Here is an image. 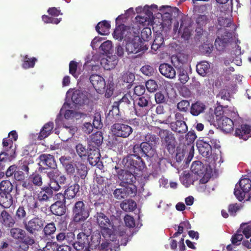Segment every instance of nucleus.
<instances>
[{
	"label": "nucleus",
	"instance_id": "f257e3e1",
	"mask_svg": "<svg viewBox=\"0 0 251 251\" xmlns=\"http://www.w3.org/2000/svg\"><path fill=\"white\" fill-rule=\"evenodd\" d=\"M217 113L215 112L218 126L226 133L233 132L234 127L236 126L235 121L239 117L237 112L226 109L223 111L222 116H219Z\"/></svg>",
	"mask_w": 251,
	"mask_h": 251
},
{
	"label": "nucleus",
	"instance_id": "f03ea898",
	"mask_svg": "<svg viewBox=\"0 0 251 251\" xmlns=\"http://www.w3.org/2000/svg\"><path fill=\"white\" fill-rule=\"evenodd\" d=\"M133 99L130 93H127L118 101H115L112 110L109 111L108 116H119L122 112L130 110L133 107Z\"/></svg>",
	"mask_w": 251,
	"mask_h": 251
},
{
	"label": "nucleus",
	"instance_id": "7ed1b4c3",
	"mask_svg": "<svg viewBox=\"0 0 251 251\" xmlns=\"http://www.w3.org/2000/svg\"><path fill=\"white\" fill-rule=\"evenodd\" d=\"M74 232L70 231L67 228V223L61 221L57 224L56 239L60 243L71 245L75 241Z\"/></svg>",
	"mask_w": 251,
	"mask_h": 251
},
{
	"label": "nucleus",
	"instance_id": "20e7f679",
	"mask_svg": "<svg viewBox=\"0 0 251 251\" xmlns=\"http://www.w3.org/2000/svg\"><path fill=\"white\" fill-rule=\"evenodd\" d=\"M105 208L95 211L94 220L100 227L101 232H105L107 235H111L114 225L109 217L105 214Z\"/></svg>",
	"mask_w": 251,
	"mask_h": 251
},
{
	"label": "nucleus",
	"instance_id": "39448f33",
	"mask_svg": "<svg viewBox=\"0 0 251 251\" xmlns=\"http://www.w3.org/2000/svg\"><path fill=\"white\" fill-rule=\"evenodd\" d=\"M151 100L148 96H141L133 101V108L135 115L143 117L148 115L151 109Z\"/></svg>",
	"mask_w": 251,
	"mask_h": 251
},
{
	"label": "nucleus",
	"instance_id": "423d86ee",
	"mask_svg": "<svg viewBox=\"0 0 251 251\" xmlns=\"http://www.w3.org/2000/svg\"><path fill=\"white\" fill-rule=\"evenodd\" d=\"M72 220L75 224L84 222L89 216V212L83 201H76L73 207Z\"/></svg>",
	"mask_w": 251,
	"mask_h": 251
},
{
	"label": "nucleus",
	"instance_id": "0eeeda50",
	"mask_svg": "<svg viewBox=\"0 0 251 251\" xmlns=\"http://www.w3.org/2000/svg\"><path fill=\"white\" fill-rule=\"evenodd\" d=\"M61 188L59 185L57 183L55 186H52L51 183L40 188L36 191V196L37 200L40 202H50L54 195V191H57Z\"/></svg>",
	"mask_w": 251,
	"mask_h": 251
},
{
	"label": "nucleus",
	"instance_id": "6e6552de",
	"mask_svg": "<svg viewBox=\"0 0 251 251\" xmlns=\"http://www.w3.org/2000/svg\"><path fill=\"white\" fill-rule=\"evenodd\" d=\"M133 155H127L123 159V164L126 169L133 173H137L143 170L145 166V163L142 159L135 160Z\"/></svg>",
	"mask_w": 251,
	"mask_h": 251
},
{
	"label": "nucleus",
	"instance_id": "1a4fd4ad",
	"mask_svg": "<svg viewBox=\"0 0 251 251\" xmlns=\"http://www.w3.org/2000/svg\"><path fill=\"white\" fill-rule=\"evenodd\" d=\"M45 221L39 217L36 216L28 222H23L24 228L31 235L35 236L37 232L44 227Z\"/></svg>",
	"mask_w": 251,
	"mask_h": 251
},
{
	"label": "nucleus",
	"instance_id": "9d476101",
	"mask_svg": "<svg viewBox=\"0 0 251 251\" xmlns=\"http://www.w3.org/2000/svg\"><path fill=\"white\" fill-rule=\"evenodd\" d=\"M239 186L236 184L234 194L236 198L241 201L244 199L246 193L251 189V180L248 178H242L239 181Z\"/></svg>",
	"mask_w": 251,
	"mask_h": 251
},
{
	"label": "nucleus",
	"instance_id": "9b49d317",
	"mask_svg": "<svg viewBox=\"0 0 251 251\" xmlns=\"http://www.w3.org/2000/svg\"><path fill=\"white\" fill-rule=\"evenodd\" d=\"M111 131L115 136L126 138L132 133L133 129L125 122H117L112 126Z\"/></svg>",
	"mask_w": 251,
	"mask_h": 251
},
{
	"label": "nucleus",
	"instance_id": "f8f14e48",
	"mask_svg": "<svg viewBox=\"0 0 251 251\" xmlns=\"http://www.w3.org/2000/svg\"><path fill=\"white\" fill-rule=\"evenodd\" d=\"M115 169L117 171L118 177L121 181V186H125V184H132L136 183V178L134 175V173L128 170L119 169L117 166L115 167Z\"/></svg>",
	"mask_w": 251,
	"mask_h": 251
},
{
	"label": "nucleus",
	"instance_id": "ddd939ff",
	"mask_svg": "<svg viewBox=\"0 0 251 251\" xmlns=\"http://www.w3.org/2000/svg\"><path fill=\"white\" fill-rule=\"evenodd\" d=\"M235 137L245 141L251 137V126L247 124L237 126L235 127Z\"/></svg>",
	"mask_w": 251,
	"mask_h": 251
},
{
	"label": "nucleus",
	"instance_id": "4468645a",
	"mask_svg": "<svg viewBox=\"0 0 251 251\" xmlns=\"http://www.w3.org/2000/svg\"><path fill=\"white\" fill-rule=\"evenodd\" d=\"M89 79L98 93L101 94L104 91L106 83L104 79L101 76L97 74H93L90 76Z\"/></svg>",
	"mask_w": 251,
	"mask_h": 251
},
{
	"label": "nucleus",
	"instance_id": "2eb2a0df",
	"mask_svg": "<svg viewBox=\"0 0 251 251\" xmlns=\"http://www.w3.org/2000/svg\"><path fill=\"white\" fill-rule=\"evenodd\" d=\"M142 42L140 38L132 39L131 41L127 42L126 46V50L128 54L131 53L136 54L144 50Z\"/></svg>",
	"mask_w": 251,
	"mask_h": 251
},
{
	"label": "nucleus",
	"instance_id": "dca6fc26",
	"mask_svg": "<svg viewBox=\"0 0 251 251\" xmlns=\"http://www.w3.org/2000/svg\"><path fill=\"white\" fill-rule=\"evenodd\" d=\"M197 147L200 154L206 158L212 155V146L209 142L204 140H199L197 141Z\"/></svg>",
	"mask_w": 251,
	"mask_h": 251
},
{
	"label": "nucleus",
	"instance_id": "f3484780",
	"mask_svg": "<svg viewBox=\"0 0 251 251\" xmlns=\"http://www.w3.org/2000/svg\"><path fill=\"white\" fill-rule=\"evenodd\" d=\"M90 201L94 205L95 210H102L105 207L104 199L103 195L100 193H92L90 195Z\"/></svg>",
	"mask_w": 251,
	"mask_h": 251
},
{
	"label": "nucleus",
	"instance_id": "a211bd4d",
	"mask_svg": "<svg viewBox=\"0 0 251 251\" xmlns=\"http://www.w3.org/2000/svg\"><path fill=\"white\" fill-rule=\"evenodd\" d=\"M39 164H41V165L45 166L46 169L50 168L54 170L57 168L54 157L50 154H42L39 156Z\"/></svg>",
	"mask_w": 251,
	"mask_h": 251
},
{
	"label": "nucleus",
	"instance_id": "6ab92c4d",
	"mask_svg": "<svg viewBox=\"0 0 251 251\" xmlns=\"http://www.w3.org/2000/svg\"><path fill=\"white\" fill-rule=\"evenodd\" d=\"M35 242V240L32 237L27 236L17 241L15 245V248L18 251H27L29 249V246H32Z\"/></svg>",
	"mask_w": 251,
	"mask_h": 251
},
{
	"label": "nucleus",
	"instance_id": "aec40b11",
	"mask_svg": "<svg viewBox=\"0 0 251 251\" xmlns=\"http://www.w3.org/2000/svg\"><path fill=\"white\" fill-rule=\"evenodd\" d=\"M0 222L5 227H12L15 224V219L6 210L1 211L0 216Z\"/></svg>",
	"mask_w": 251,
	"mask_h": 251
},
{
	"label": "nucleus",
	"instance_id": "412c9836",
	"mask_svg": "<svg viewBox=\"0 0 251 251\" xmlns=\"http://www.w3.org/2000/svg\"><path fill=\"white\" fill-rule=\"evenodd\" d=\"M159 70L161 75L167 78L172 79L176 76V72L175 69L171 65L167 63L160 64Z\"/></svg>",
	"mask_w": 251,
	"mask_h": 251
},
{
	"label": "nucleus",
	"instance_id": "4be33fe9",
	"mask_svg": "<svg viewBox=\"0 0 251 251\" xmlns=\"http://www.w3.org/2000/svg\"><path fill=\"white\" fill-rule=\"evenodd\" d=\"M49 209L52 214L57 216H62L66 213L67 207L63 203L58 202L51 204Z\"/></svg>",
	"mask_w": 251,
	"mask_h": 251
},
{
	"label": "nucleus",
	"instance_id": "5701e85b",
	"mask_svg": "<svg viewBox=\"0 0 251 251\" xmlns=\"http://www.w3.org/2000/svg\"><path fill=\"white\" fill-rule=\"evenodd\" d=\"M187 20L186 18H183L181 19L180 25L178 31V34L186 41L188 40L191 36V32L188 28V24L186 23Z\"/></svg>",
	"mask_w": 251,
	"mask_h": 251
},
{
	"label": "nucleus",
	"instance_id": "b1692460",
	"mask_svg": "<svg viewBox=\"0 0 251 251\" xmlns=\"http://www.w3.org/2000/svg\"><path fill=\"white\" fill-rule=\"evenodd\" d=\"M71 99L74 103L79 105H83L88 101L87 97L78 90L73 92Z\"/></svg>",
	"mask_w": 251,
	"mask_h": 251
},
{
	"label": "nucleus",
	"instance_id": "393cba45",
	"mask_svg": "<svg viewBox=\"0 0 251 251\" xmlns=\"http://www.w3.org/2000/svg\"><path fill=\"white\" fill-rule=\"evenodd\" d=\"M170 127L173 131L179 134L185 133L188 130V126L185 121L171 122Z\"/></svg>",
	"mask_w": 251,
	"mask_h": 251
},
{
	"label": "nucleus",
	"instance_id": "a878e982",
	"mask_svg": "<svg viewBox=\"0 0 251 251\" xmlns=\"http://www.w3.org/2000/svg\"><path fill=\"white\" fill-rule=\"evenodd\" d=\"M209 22V19L206 15H201L197 16L196 19V24L197 27L196 31L199 34H201L203 31V27H204Z\"/></svg>",
	"mask_w": 251,
	"mask_h": 251
},
{
	"label": "nucleus",
	"instance_id": "bb28decb",
	"mask_svg": "<svg viewBox=\"0 0 251 251\" xmlns=\"http://www.w3.org/2000/svg\"><path fill=\"white\" fill-rule=\"evenodd\" d=\"M206 106L203 102L200 101H197L192 103L190 108L191 114L194 116H198L201 113L204 112Z\"/></svg>",
	"mask_w": 251,
	"mask_h": 251
},
{
	"label": "nucleus",
	"instance_id": "cd10ccee",
	"mask_svg": "<svg viewBox=\"0 0 251 251\" xmlns=\"http://www.w3.org/2000/svg\"><path fill=\"white\" fill-rule=\"evenodd\" d=\"M159 135L163 140L164 145L176 143L174 134L167 129H160L159 131Z\"/></svg>",
	"mask_w": 251,
	"mask_h": 251
},
{
	"label": "nucleus",
	"instance_id": "c85d7f7f",
	"mask_svg": "<svg viewBox=\"0 0 251 251\" xmlns=\"http://www.w3.org/2000/svg\"><path fill=\"white\" fill-rule=\"evenodd\" d=\"M54 124L52 122H49L45 124L39 132L38 139L42 140L48 137L51 133Z\"/></svg>",
	"mask_w": 251,
	"mask_h": 251
},
{
	"label": "nucleus",
	"instance_id": "c756f323",
	"mask_svg": "<svg viewBox=\"0 0 251 251\" xmlns=\"http://www.w3.org/2000/svg\"><path fill=\"white\" fill-rule=\"evenodd\" d=\"M79 188L80 186L78 183L70 184L64 191L67 199H72L74 198L79 191Z\"/></svg>",
	"mask_w": 251,
	"mask_h": 251
},
{
	"label": "nucleus",
	"instance_id": "7c9ffc66",
	"mask_svg": "<svg viewBox=\"0 0 251 251\" xmlns=\"http://www.w3.org/2000/svg\"><path fill=\"white\" fill-rule=\"evenodd\" d=\"M103 142V136L101 132L97 131L91 136L89 141L90 145L94 148L100 147Z\"/></svg>",
	"mask_w": 251,
	"mask_h": 251
},
{
	"label": "nucleus",
	"instance_id": "2f4dec72",
	"mask_svg": "<svg viewBox=\"0 0 251 251\" xmlns=\"http://www.w3.org/2000/svg\"><path fill=\"white\" fill-rule=\"evenodd\" d=\"M13 197L10 194L0 193V205L4 208H9L13 204Z\"/></svg>",
	"mask_w": 251,
	"mask_h": 251
},
{
	"label": "nucleus",
	"instance_id": "473e14b6",
	"mask_svg": "<svg viewBox=\"0 0 251 251\" xmlns=\"http://www.w3.org/2000/svg\"><path fill=\"white\" fill-rule=\"evenodd\" d=\"M126 26L124 24H121L116 27L113 33V36L115 39L121 41L126 36Z\"/></svg>",
	"mask_w": 251,
	"mask_h": 251
},
{
	"label": "nucleus",
	"instance_id": "72a5a7b5",
	"mask_svg": "<svg viewBox=\"0 0 251 251\" xmlns=\"http://www.w3.org/2000/svg\"><path fill=\"white\" fill-rule=\"evenodd\" d=\"M87 156L90 164L95 163L96 164L99 161L100 156L98 148L94 149H90Z\"/></svg>",
	"mask_w": 251,
	"mask_h": 251
},
{
	"label": "nucleus",
	"instance_id": "f704fd0d",
	"mask_svg": "<svg viewBox=\"0 0 251 251\" xmlns=\"http://www.w3.org/2000/svg\"><path fill=\"white\" fill-rule=\"evenodd\" d=\"M111 25L106 21L99 22L96 26V31L100 35H104L108 33Z\"/></svg>",
	"mask_w": 251,
	"mask_h": 251
},
{
	"label": "nucleus",
	"instance_id": "c9c22d12",
	"mask_svg": "<svg viewBox=\"0 0 251 251\" xmlns=\"http://www.w3.org/2000/svg\"><path fill=\"white\" fill-rule=\"evenodd\" d=\"M191 171L198 176L202 175L205 171L203 164L200 161H194L191 166Z\"/></svg>",
	"mask_w": 251,
	"mask_h": 251
},
{
	"label": "nucleus",
	"instance_id": "e433bc0d",
	"mask_svg": "<svg viewBox=\"0 0 251 251\" xmlns=\"http://www.w3.org/2000/svg\"><path fill=\"white\" fill-rule=\"evenodd\" d=\"M197 72L201 76H205L209 72L210 64L207 61H202L197 64Z\"/></svg>",
	"mask_w": 251,
	"mask_h": 251
},
{
	"label": "nucleus",
	"instance_id": "4c0bfd02",
	"mask_svg": "<svg viewBox=\"0 0 251 251\" xmlns=\"http://www.w3.org/2000/svg\"><path fill=\"white\" fill-rule=\"evenodd\" d=\"M26 207L29 211L32 212L36 211V209L39 208V201L33 197H28L26 200Z\"/></svg>",
	"mask_w": 251,
	"mask_h": 251
},
{
	"label": "nucleus",
	"instance_id": "58836bf2",
	"mask_svg": "<svg viewBox=\"0 0 251 251\" xmlns=\"http://www.w3.org/2000/svg\"><path fill=\"white\" fill-rule=\"evenodd\" d=\"M11 236L14 239L18 240H21L26 236L25 231L20 228H12L10 231Z\"/></svg>",
	"mask_w": 251,
	"mask_h": 251
},
{
	"label": "nucleus",
	"instance_id": "ea45409f",
	"mask_svg": "<svg viewBox=\"0 0 251 251\" xmlns=\"http://www.w3.org/2000/svg\"><path fill=\"white\" fill-rule=\"evenodd\" d=\"M36 61L37 59L35 57L29 58L27 55H25L23 56L22 66L25 69L33 68Z\"/></svg>",
	"mask_w": 251,
	"mask_h": 251
},
{
	"label": "nucleus",
	"instance_id": "a19ab883",
	"mask_svg": "<svg viewBox=\"0 0 251 251\" xmlns=\"http://www.w3.org/2000/svg\"><path fill=\"white\" fill-rule=\"evenodd\" d=\"M142 143L140 144H136L133 147V155L137 159H142V157H146L144 153V148H142Z\"/></svg>",
	"mask_w": 251,
	"mask_h": 251
},
{
	"label": "nucleus",
	"instance_id": "79ce46f5",
	"mask_svg": "<svg viewBox=\"0 0 251 251\" xmlns=\"http://www.w3.org/2000/svg\"><path fill=\"white\" fill-rule=\"evenodd\" d=\"M142 143L140 144H136L133 147V155L137 159H142V157H146L144 153V148H142Z\"/></svg>",
	"mask_w": 251,
	"mask_h": 251
},
{
	"label": "nucleus",
	"instance_id": "37998d69",
	"mask_svg": "<svg viewBox=\"0 0 251 251\" xmlns=\"http://www.w3.org/2000/svg\"><path fill=\"white\" fill-rule=\"evenodd\" d=\"M2 145L4 148V151L12 152L13 154L15 153V148L13 146V141L12 139L5 138L3 139Z\"/></svg>",
	"mask_w": 251,
	"mask_h": 251
},
{
	"label": "nucleus",
	"instance_id": "c03bdc74",
	"mask_svg": "<svg viewBox=\"0 0 251 251\" xmlns=\"http://www.w3.org/2000/svg\"><path fill=\"white\" fill-rule=\"evenodd\" d=\"M174 59V65L176 69H178L179 66L184 67V64L187 62V57L183 54H179L175 57Z\"/></svg>",
	"mask_w": 251,
	"mask_h": 251
},
{
	"label": "nucleus",
	"instance_id": "a18cd8bd",
	"mask_svg": "<svg viewBox=\"0 0 251 251\" xmlns=\"http://www.w3.org/2000/svg\"><path fill=\"white\" fill-rule=\"evenodd\" d=\"M159 138L155 134L151 133H147L145 136V141L144 143H147V144L155 147L158 144Z\"/></svg>",
	"mask_w": 251,
	"mask_h": 251
},
{
	"label": "nucleus",
	"instance_id": "49530a36",
	"mask_svg": "<svg viewBox=\"0 0 251 251\" xmlns=\"http://www.w3.org/2000/svg\"><path fill=\"white\" fill-rule=\"evenodd\" d=\"M27 219V213L23 206H20L16 211L15 219L25 222Z\"/></svg>",
	"mask_w": 251,
	"mask_h": 251
},
{
	"label": "nucleus",
	"instance_id": "de8ad7c7",
	"mask_svg": "<svg viewBox=\"0 0 251 251\" xmlns=\"http://www.w3.org/2000/svg\"><path fill=\"white\" fill-rule=\"evenodd\" d=\"M76 173L79 177L84 179L87 175V167L82 163L78 162L76 164Z\"/></svg>",
	"mask_w": 251,
	"mask_h": 251
},
{
	"label": "nucleus",
	"instance_id": "09e8293b",
	"mask_svg": "<svg viewBox=\"0 0 251 251\" xmlns=\"http://www.w3.org/2000/svg\"><path fill=\"white\" fill-rule=\"evenodd\" d=\"M142 148H144V153L147 158H151L153 156L155 153L154 147L148 145L147 143L142 142Z\"/></svg>",
	"mask_w": 251,
	"mask_h": 251
},
{
	"label": "nucleus",
	"instance_id": "8fccbe9b",
	"mask_svg": "<svg viewBox=\"0 0 251 251\" xmlns=\"http://www.w3.org/2000/svg\"><path fill=\"white\" fill-rule=\"evenodd\" d=\"M29 180L33 185L41 187L43 185L42 176L38 173L33 174L29 176Z\"/></svg>",
	"mask_w": 251,
	"mask_h": 251
},
{
	"label": "nucleus",
	"instance_id": "3c124183",
	"mask_svg": "<svg viewBox=\"0 0 251 251\" xmlns=\"http://www.w3.org/2000/svg\"><path fill=\"white\" fill-rule=\"evenodd\" d=\"M165 149L167 151L168 153L164 152L163 156L160 160L167 159L168 158H170L171 155H172L176 151V144L175 143H172L164 145Z\"/></svg>",
	"mask_w": 251,
	"mask_h": 251
},
{
	"label": "nucleus",
	"instance_id": "603ef678",
	"mask_svg": "<svg viewBox=\"0 0 251 251\" xmlns=\"http://www.w3.org/2000/svg\"><path fill=\"white\" fill-rule=\"evenodd\" d=\"M13 186L9 180H3L0 183L1 193L10 194L13 190Z\"/></svg>",
	"mask_w": 251,
	"mask_h": 251
},
{
	"label": "nucleus",
	"instance_id": "864d4df0",
	"mask_svg": "<svg viewBox=\"0 0 251 251\" xmlns=\"http://www.w3.org/2000/svg\"><path fill=\"white\" fill-rule=\"evenodd\" d=\"M178 73L179 80L182 84H185L189 79V76L186 71L184 67L178 66L177 69Z\"/></svg>",
	"mask_w": 251,
	"mask_h": 251
},
{
	"label": "nucleus",
	"instance_id": "5fc2aeb1",
	"mask_svg": "<svg viewBox=\"0 0 251 251\" xmlns=\"http://www.w3.org/2000/svg\"><path fill=\"white\" fill-rule=\"evenodd\" d=\"M56 230V227L53 222L48 223L43 228V231L46 236L53 234Z\"/></svg>",
	"mask_w": 251,
	"mask_h": 251
},
{
	"label": "nucleus",
	"instance_id": "6e6d98bb",
	"mask_svg": "<svg viewBox=\"0 0 251 251\" xmlns=\"http://www.w3.org/2000/svg\"><path fill=\"white\" fill-rule=\"evenodd\" d=\"M126 195V197L129 196H134L137 192V187L134 184H125V186H124Z\"/></svg>",
	"mask_w": 251,
	"mask_h": 251
},
{
	"label": "nucleus",
	"instance_id": "4d7b16f0",
	"mask_svg": "<svg viewBox=\"0 0 251 251\" xmlns=\"http://www.w3.org/2000/svg\"><path fill=\"white\" fill-rule=\"evenodd\" d=\"M121 207L124 210L133 211L136 207V202L131 200L127 202H122L120 204Z\"/></svg>",
	"mask_w": 251,
	"mask_h": 251
},
{
	"label": "nucleus",
	"instance_id": "13d9d810",
	"mask_svg": "<svg viewBox=\"0 0 251 251\" xmlns=\"http://www.w3.org/2000/svg\"><path fill=\"white\" fill-rule=\"evenodd\" d=\"M75 150L77 154L81 158L87 156L89 151L86 148L85 146L82 145V144H77L75 146Z\"/></svg>",
	"mask_w": 251,
	"mask_h": 251
},
{
	"label": "nucleus",
	"instance_id": "bf43d9fd",
	"mask_svg": "<svg viewBox=\"0 0 251 251\" xmlns=\"http://www.w3.org/2000/svg\"><path fill=\"white\" fill-rule=\"evenodd\" d=\"M135 20L137 23L143 26L149 25L151 22L150 18L145 15L142 16V15L137 16L135 18Z\"/></svg>",
	"mask_w": 251,
	"mask_h": 251
},
{
	"label": "nucleus",
	"instance_id": "052dcab7",
	"mask_svg": "<svg viewBox=\"0 0 251 251\" xmlns=\"http://www.w3.org/2000/svg\"><path fill=\"white\" fill-rule=\"evenodd\" d=\"M243 236L241 230L237 231L236 233L232 236L231 241L233 245H238L243 239Z\"/></svg>",
	"mask_w": 251,
	"mask_h": 251
},
{
	"label": "nucleus",
	"instance_id": "680f3d73",
	"mask_svg": "<svg viewBox=\"0 0 251 251\" xmlns=\"http://www.w3.org/2000/svg\"><path fill=\"white\" fill-rule=\"evenodd\" d=\"M112 48L111 41L107 40L101 44L100 49L103 51V53L110 54Z\"/></svg>",
	"mask_w": 251,
	"mask_h": 251
},
{
	"label": "nucleus",
	"instance_id": "e2e57ef3",
	"mask_svg": "<svg viewBox=\"0 0 251 251\" xmlns=\"http://www.w3.org/2000/svg\"><path fill=\"white\" fill-rule=\"evenodd\" d=\"M217 98L221 100L229 101L230 99V94L227 89H223L217 95Z\"/></svg>",
	"mask_w": 251,
	"mask_h": 251
},
{
	"label": "nucleus",
	"instance_id": "0e129e2a",
	"mask_svg": "<svg viewBox=\"0 0 251 251\" xmlns=\"http://www.w3.org/2000/svg\"><path fill=\"white\" fill-rule=\"evenodd\" d=\"M180 180L183 184L187 187L190 186V185L193 184L194 182L193 177L189 173H187V174L182 176L180 177Z\"/></svg>",
	"mask_w": 251,
	"mask_h": 251
},
{
	"label": "nucleus",
	"instance_id": "69168bd1",
	"mask_svg": "<svg viewBox=\"0 0 251 251\" xmlns=\"http://www.w3.org/2000/svg\"><path fill=\"white\" fill-rule=\"evenodd\" d=\"M135 75L132 73L124 74L122 76V79L124 82L128 83L127 87L129 88L131 86V83L134 81Z\"/></svg>",
	"mask_w": 251,
	"mask_h": 251
},
{
	"label": "nucleus",
	"instance_id": "338daca9",
	"mask_svg": "<svg viewBox=\"0 0 251 251\" xmlns=\"http://www.w3.org/2000/svg\"><path fill=\"white\" fill-rule=\"evenodd\" d=\"M146 87L149 92H153L157 89L158 85L155 80L150 79L146 82Z\"/></svg>",
	"mask_w": 251,
	"mask_h": 251
},
{
	"label": "nucleus",
	"instance_id": "774afa93",
	"mask_svg": "<svg viewBox=\"0 0 251 251\" xmlns=\"http://www.w3.org/2000/svg\"><path fill=\"white\" fill-rule=\"evenodd\" d=\"M151 28L149 27H145L141 31L140 35L141 39L144 41H149L151 38Z\"/></svg>",
	"mask_w": 251,
	"mask_h": 251
}]
</instances>
